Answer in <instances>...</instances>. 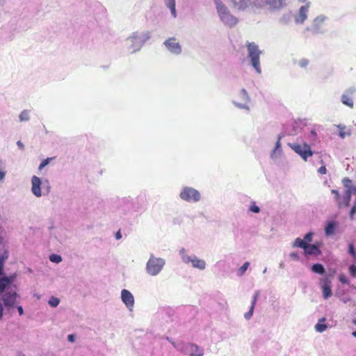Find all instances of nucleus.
<instances>
[{"mask_svg": "<svg viewBox=\"0 0 356 356\" xmlns=\"http://www.w3.org/2000/svg\"><path fill=\"white\" fill-rule=\"evenodd\" d=\"M247 49L248 51V57L250 59L252 67L258 73H261V70L260 67L259 57L261 51L259 50V47L254 42L247 43Z\"/></svg>", "mask_w": 356, "mask_h": 356, "instance_id": "obj_1", "label": "nucleus"}, {"mask_svg": "<svg viewBox=\"0 0 356 356\" xmlns=\"http://www.w3.org/2000/svg\"><path fill=\"white\" fill-rule=\"evenodd\" d=\"M342 182L346 190L343 202H339L338 205L339 207L342 206L348 207L350 205L351 195L356 194V186L353 185L352 180L348 177L344 178Z\"/></svg>", "mask_w": 356, "mask_h": 356, "instance_id": "obj_2", "label": "nucleus"}, {"mask_svg": "<svg viewBox=\"0 0 356 356\" xmlns=\"http://www.w3.org/2000/svg\"><path fill=\"white\" fill-rule=\"evenodd\" d=\"M293 248H301L304 249V252L305 254L307 255H319L321 254V250L318 247L314 244H309L306 243L304 240H302L300 238H297L293 245Z\"/></svg>", "mask_w": 356, "mask_h": 356, "instance_id": "obj_3", "label": "nucleus"}, {"mask_svg": "<svg viewBox=\"0 0 356 356\" xmlns=\"http://www.w3.org/2000/svg\"><path fill=\"white\" fill-rule=\"evenodd\" d=\"M289 146L305 161L309 157L313 155V152L311 149L310 145L307 143H303L302 145L298 143H293L289 144Z\"/></svg>", "mask_w": 356, "mask_h": 356, "instance_id": "obj_4", "label": "nucleus"}, {"mask_svg": "<svg viewBox=\"0 0 356 356\" xmlns=\"http://www.w3.org/2000/svg\"><path fill=\"white\" fill-rule=\"evenodd\" d=\"M217 11L220 19L223 22V23L225 25L232 27L237 24V18L230 14L227 8L225 6H220Z\"/></svg>", "mask_w": 356, "mask_h": 356, "instance_id": "obj_5", "label": "nucleus"}, {"mask_svg": "<svg viewBox=\"0 0 356 356\" xmlns=\"http://www.w3.org/2000/svg\"><path fill=\"white\" fill-rule=\"evenodd\" d=\"M252 3L257 8L268 6L271 10H278L284 5V0H253Z\"/></svg>", "mask_w": 356, "mask_h": 356, "instance_id": "obj_6", "label": "nucleus"}, {"mask_svg": "<svg viewBox=\"0 0 356 356\" xmlns=\"http://www.w3.org/2000/svg\"><path fill=\"white\" fill-rule=\"evenodd\" d=\"M180 197L187 202H197L200 199V193L195 188L186 187L179 195Z\"/></svg>", "mask_w": 356, "mask_h": 356, "instance_id": "obj_7", "label": "nucleus"}, {"mask_svg": "<svg viewBox=\"0 0 356 356\" xmlns=\"http://www.w3.org/2000/svg\"><path fill=\"white\" fill-rule=\"evenodd\" d=\"M355 94L356 89L355 88L351 87L347 89L341 96L342 103L350 108H353Z\"/></svg>", "mask_w": 356, "mask_h": 356, "instance_id": "obj_8", "label": "nucleus"}, {"mask_svg": "<svg viewBox=\"0 0 356 356\" xmlns=\"http://www.w3.org/2000/svg\"><path fill=\"white\" fill-rule=\"evenodd\" d=\"M183 351L190 356H203L204 350L195 343H188L184 346Z\"/></svg>", "mask_w": 356, "mask_h": 356, "instance_id": "obj_9", "label": "nucleus"}, {"mask_svg": "<svg viewBox=\"0 0 356 356\" xmlns=\"http://www.w3.org/2000/svg\"><path fill=\"white\" fill-rule=\"evenodd\" d=\"M184 261L186 264L191 263L194 268L203 270L206 267V263L204 260L198 259L195 256H185L183 258Z\"/></svg>", "mask_w": 356, "mask_h": 356, "instance_id": "obj_10", "label": "nucleus"}, {"mask_svg": "<svg viewBox=\"0 0 356 356\" xmlns=\"http://www.w3.org/2000/svg\"><path fill=\"white\" fill-rule=\"evenodd\" d=\"M165 44L168 49L173 54H179L181 51V48L177 40L174 38H170L165 42Z\"/></svg>", "mask_w": 356, "mask_h": 356, "instance_id": "obj_11", "label": "nucleus"}, {"mask_svg": "<svg viewBox=\"0 0 356 356\" xmlns=\"http://www.w3.org/2000/svg\"><path fill=\"white\" fill-rule=\"evenodd\" d=\"M16 292L13 293H6L3 297V301L6 308L10 309L14 307L16 299L17 298Z\"/></svg>", "mask_w": 356, "mask_h": 356, "instance_id": "obj_12", "label": "nucleus"}, {"mask_svg": "<svg viewBox=\"0 0 356 356\" xmlns=\"http://www.w3.org/2000/svg\"><path fill=\"white\" fill-rule=\"evenodd\" d=\"M121 295L123 302L131 309L134 304V298L133 295L127 289H123L121 292Z\"/></svg>", "mask_w": 356, "mask_h": 356, "instance_id": "obj_13", "label": "nucleus"}, {"mask_svg": "<svg viewBox=\"0 0 356 356\" xmlns=\"http://www.w3.org/2000/svg\"><path fill=\"white\" fill-rule=\"evenodd\" d=\"M321 282L323 296L325 299H327L332 295L331 290V281L328 278H325L321 280Z\"/></svg>", "mask_w": 356, "mask_h": 356, "instance_id": "obj_14", "label": "nucleus"}, {"mask_svg": "<svg viewBox=\"0 0 356 356\" xmlns=\"http://www.w3.org/2000/svg\"><path fill=\"white\" fill-rule=\"evenodd\" d=\"M32 187L31 191L36 197H40L42 195L41 193V180L39 177L36 176H33L31 180Z\"/></svg>", "mask_w": 356, "mask_h": 356, "instance_id": "obj_15", "label": "nucleus"}, {"mask_svg": "<svg viewBox=\"0 0 356 356\" xmlns=\"http://www.w3.org/2000/svg\"><path fill=\"white\" fill-rule=\"evenodd\" d=\"M238 96L241 100L235 102V104L240 108H245L248 110L249 108L248 106H245V104L249 101V96L246 90L245 89H242L240 91Z\"/></svg>", "mask_w": 356, "mask_h": 356, "instance_id": "obj_16", "label": "nucleus"}, {"mask_svg": "<svg viewBox=\"0 0 356 356\" xmlns=\"http://www.w3.org/2000/svg\"><path fill=\"white\" fill-rule=\"evenodd\" d=\"M147 270L152 275H156V261L154 257L152 256L147 264Z\"/></svg>", "mask_w": 356, "mask_h": 356, "instance_id": "obj_17", "label": "nucleus"}, {"mask_svg": "<svg viewBox=\"0 0 356 356\" xmlns=\"http://www.w3.org/2000/svg\"><path fill=\"white\" fill-rule=\"evenodd\" d=\"M259 291H256L254 293V295L253 298H252V301L250 309L248 312L245 314V318L250 319L252 317V316L253 314V312H254V309L256 302L257 301V298L259 297Z\"/></svg>", "mask_w": 356, "mask_h": 356, "instance_id": "obj_18", "label": "nucleus"}, {"mask_svg": "<svg viewBox=\"0 0 356 356\" xmlns=\"http://www.w3.org/2000/svg\"><path fill=\"white\" fill-rule=\"evenodd\" d=\"M308 10V8L307 6H301L299 10V13L298 17L296 19V22L298 23H303V22L307 19V13Z\"/></svg>", "mask_w": 356, "mask_h": 356, "instance_id": "obj_19", "label": "nucleus"}, {"mask_svg": "<svg viewBox=\"0 0 356 356\" xmlns=\"http://www.w3.org/2000/svg\"><path fill=\"white\" fill-rule=\"evenodd\" d=\"M13 282V277H0V293H3L6 288Z\"/></svg>", "mask_w": 356, "mask_h": 356, "instance_id": "obj_20", "label": "nucleus"}, {"mask_svg": "<svg viewBox=\"0 0 356 356\" xmlns=\"http://www.w3.org/2000/svg\"><path fill=\"white\" fill-rule=\"evenodd\" d=\"M325 321V318H322L319 320L318 323L315 325V329L317 332H323L327 329V325L323 323Z\"/></svg>", "mask_w": 356, "mask_h": 356, "instance_id": "obj_21", "label": "nucleus"}, {"mask_svg": "<svg viewBox=\"0 0 356 356\" xmlns=\"http://www.w3.org/2000/svg\"><path fill=\"white\" fill-rule=\"evenodd\" d=\"M166 6L170 8L172 15L176 17L175 0H165Z\"/></svg>", "mask_w": 356, "mask_h": 356, "instance_id": "obj_22", "label": "nucleus"}, {"mask_svg": "<svg viewBox=\"0 0 356 356\" xmlns=\"http://www.w3.org/2000/svg\"><path fill=\"white\" fill-rule=\"evenodd\" d=\"M336 227V224L334 222H330L327 223L325 228V232L326 235L330 236L332 235L334 232V229Z\"/></svg>", "mask_w": 356, "mask_h": 356, "instance_id": "obj_23", "label": "nucleus"}, {"mask_svg": "<svg viewBox=\"0 0 356 356\" xmlns=\"http://www.w3.org/2000/svg\"><path fill=\"white\" fill-rule=\"evenodd\" d=\"M312 270L313 272L320 275H323L325 272L324 267L321 264H314L312 267Z\"/></svg>", "mask_w": 356, "mask_h": 356, "instance_id": "obj_24", "label": "nucleus"}, {"mask_svg": "<svg viewBox=\"0 0 356 356\" xmlns=\"http://www.w3.org/2000/svg\"><path fill=\"white\" fill-rule=\"evenodd\" d=\"M339 136L342 138H344L346 136H348L350 135V132L349 131H346L345 127L339 126Z\"/></svg>", "mask_w": 356, "mask_h": 356, "instance_id": "obj_25", "label": "nucleus"}, {"mask_svg": "<svg viewBox=\"0 0 356 356\" xmlns=\"http://www.w3.org/2000/svg\"><path fill=\"white\" fill-rule=\"evenodd\" d=\"M60 302V300L58 298H56L54 296H52L49 300V304L53 307H56L58 305Z\"/></svg>", "mask_w": 356, "mask_h": 356, "instance_id": "obj_26", "label": "nucleus"}, {"mask_svg": "<svg viewBox=\"0 0 356 356\" xmlns=\"http://www.w3.org/2000/svg\"><path fill=\"white\" fill-rule=\"evenodd\" d=\"M8 258V254L6 252H5V254L0 256V275H2L3 274V266L5 260Z\"/></svg>", "mask_w": 356, "mask_h": 356, "instance_id": "obj_27", "label": "nucleus"}, {"mask_svg": "<svg viewBox=\"0 0 356 356\" xmlns=\"http://www.w3.org/2000/svg\"><path fill=\"white\" fill-rule=\"evenodd\" d=\"M20 121H27L29 120V114L27 110H24L19 115Z\"/></svg>", "mask_w": 356, "mask_h": 356, "instance_id": "obj_28", "label": "nucleus"}, {"mask_svg": "<svg viewBox=\"0 0 356 356\" xmlns=\"http://www.w3.org/2000/svg\"><path fill=\"white\" fill-rule=\"evenodd\" d=\"M49 259H50L51 261L54 262V263H57V264L62 261L61 257L60 255L56 254H51L49 257Z\"/></svg>", "mask_w": 356, "mask_h": 356, "instance_id": "obj_29", "label": "nucleus"}, {"mask_svg": "<svg viewBox=\"0 0 356 356\" xmlns=\"http://www.w3.org/2000/svg\"><path fill=\"white\" fill-rule=\"evenodd\" d=\"M52 159V158H47L43 160L39 165V170H41L43 169L47 165L49 164V161Z\"/></svg>", "mask_w": 356, "mask_h": 356, "instance_id": "obj_30", "label": "nucleus"}, {"mask_svg": "<svg viewBox=\"0 0 356 356\" xmlns=\"http://www.w3.org/2000/svg\"><path fill=\"white\" fill-rule=\"evenodd\" d=\"M165 265V261L162 259L157 258V273L161 270V269Z\"/></svg>", "mask_w": 356, "mask_h": 356, "instance_id": "obj_31", "label": "nucleus"}, {"mask_svg": "<svg viewBox=\"0 0 356 356\" xmlns=\"http://www.w3.org/2000/svg\"><path fill=\"white\" fill-rule=\"evenodd\" d=\"M348 252L355 259H356V251L353 243L349 244Z\"/></svg>", "mask_w": 356, "mask_h": 356, "instance_id": "obj_32", "label": "nucleus"}, {"mask_svg": "<svg viewBox=\"0 0 356 356\" xmlns=\"http://www.w3.org/2000/svg\"><path fill=\"white\" fill-rule=\"evenodd\" d=\"M249 265H250V263L248 261H246L243 264L242 266H241V268H239V271L241 275H243L246 271Z\"/></svg>", "mask_w": 356, "mask_h": 356, "instance_id": "obj_33", "label": "nucleus"}, {"mask_svg": "<svg viewBox=\"0 0 356 356\" xmlns=\"http://www.w3.org/2000/svg\"><path fill=\"white\" fill-rule=\"evenodd\" d=\"M312 236H313V233L309 232L305 236V237L302 240H304V241H305L306 243H309V242H311L312 241Z\"/></svg>", "mask_w": 356, "mask_h": 356, "instance_id": "obj_34", "label": "nucleus"}, {"mask_svg": "<svg viewBox=\"0 0 356 356\" xmlns=\"http://www.w3.org/2000/svg\"><path fill=\"white\" fill-rule=\"evenodd\" d=\"M349 273H350V275L353 277H356V266L355 265H351L349 268Z\"/></svg>", "mask_w": 356, "mask_h": 356, "instance_id": "obj_35", "label": "nucleus"}, {"mask_svg": "<svg viewBox=\"0 0 356 356\" xmlns=\"http://www.w3.org/2000/svg\"><path fill=\"white\" fill-rule=\"evenodd\" d=\"M308 64H309V60L307 59H305V58L301 59L299 61V65L301 67H306Z\"/></svg>", "mask_w": 356, "mask_h": 356, "instance_id": "obj_36", "label": "nucleus"}, {"mask_svg": "<svg viewBox=\"0 0 356 356\" xmlns=\"http://www.w3.org/2000/svg\"><path fill=\"white\" fill-rule=\"evenodd\" d=\"M250 210L254 213H259L260 211V209L255 204H253L250 206Z\"/></svg>", "mask_w": 356, "mask_h": 356, "instance_id": "obj_37", "label": "nucleus"}, {"mask_svg": "<svg viewBox=\"0 0 356 356\" xmlns=\"http://www.w3.org/2000/svg\"><path fill=\"white\" fill-rule=\"evenodd\" d=\"M355 213H356V202H355L353 207L350 209V219H353L354 215Z\"/></svg>", "mask_w": 356, "mask_h": 356, "instance_id": "obj_38", "label": "nucleus"}, {"mask_svg": "<svg viewBox=\"0 0 356 356\" xmlns=\"http://www.w3.org/2000/svg\"><path fill=\"white\" fill-rule=\"evenodd\" d=\"M339 281L342 283V284H347L348 282V280H347V277H346L345 275L343 274H341L339 277Z\"/></svg>", "mask_w": 356, "mask_h": 356, "instance_id": "obj_39", "label": "nucleus"}, {"mask_svg": "<svg viewBox=\"0 0 356 356\" xmlns=\"http://www.w3.org/2000/svg\"><path fill=\"white\" fill-rule=\"evenodd\" d=\"M318 172L321 175H325L327 173V169L325 165H323L321 167H320L318 170Z\"/></svg>", "mask_w": 356, "mask_h": 356, "instance_id": "obj_40", "label": "nucleus"}, {"mask_svg": "<svg viewBox=\"0 0 356 356\" xmlns=\"http://www.w3.org/2000/svg\"><path fill=\"white\" fill-rule=\"evenodd\" d=\"M331 193L334 195L336 200L339 202V193L337 190L332 189Z\"/></svg>", "mask_w": 356, "mask_h": 356, "instance_id": "obj_41", "label": "nucleus"}, {"mask_svg": "<svg viewBox=\"0 0 356 356\" xmlns=\"http://www.w3.org/2000/svg\"><path fill=\"white\" fill-rule=\"evenodd\" d=\"M290 257L292 258L294 260H298V259H299L298 253L295 252H291L290 254Z\"/></svg>", "mask_w": 356, "mask_h": 356, "instance_id": "obj_42", "label": "nucleus"}, {"mask_svg": "<svg viewBox=\"0 0 356 356\" xmlns=\"http://www.w3.org/2000/svg\"><path fill=\"white\" fill-rule=\"evenodd\" d=\"M216 4V8H217V10H218V8L221 6H225L221 1L220 0H214Z\"/></svg>", "mask_w": 356, "mask_h": 356, "instance_id": "obj_43", "label": "nucleus"}, {"mask_svg": "<svg viewBox=\"0 0 356 356\" xmlns=\"http://www.w3.org/2000/svg\"><path fill=\"white\" fill-rule=\"evenodd\" d=\"M74 339H75V337H74V335H73V334H70L67 337V339L70 342H74Z\"/></svg>", "mask_w": 356, "mask_h": 356, "instance_id": "obj_44", "label": "nucleus"}, {"mask_svg": "<svg viewBox=\"0 0 356 356\" xmlns=\"http://www.w3.org/2000/svg\"><path fill=\"white\" fill-rule=\"evenodd\" d=\"M17 310H18L19 314L20 316H22L24 314V310H23V308H22V306H18L17 307Z\"/></svg>", "mask_w": 356, "mask_h": 356, "instance_id": "obj_45", "label": "nucleus"}, {"mask_svg": "<svg viewBox=\"0 0 356 356\" xmlns=\"http://www.w3.org/2000/svg\"><path fill=\"white\" fill-rule=\"evenodd\" d=\"M17 145H18V147L20 149H24V146L23 143L20 140L17 141Z\"/></svg>", "mask_w": 356, "mask_h": 356, "instance_id": "obj_46", "label": "nucleus"}, {"mask_svg": "<svg viewBox=\"0 0 356 356\" xmlns=\"http://www.w3.org/2000/svg\"><path fill=\"white\" fill-rule=\"evenodd\" d=\"M115 238L117 240H119L122 238V235H121V233H120V231H118L116 234H115Z\"/></svg>", "mask_w": 356, "mask_h": 356, "instance_id": "obj_47", "label": "nucleus"}, {"mask_svg": "<svg viewBox=\"0 0 356 356\" xmlns=\"http://www.w3.org/2000/svg\"><path fill=\"white\" fill-rule=\"evenodd\" d=\"M3 316V306L1 303L0 302V320L1 319Z\"/></svg>", "mask_w": 356, "mask_h": 356, "instance_id": "obj_48", "label": "nucleus"}, {"mask_svg": "<svg viewBox=\"0 0 356 356\" xmlns=\"http://www.w3.org/2000/svg\"><path fill=\"white\" fill-rule=\"evenodd\" d=\"M5 177V172L3 171H0V180H2Z\"/></svg>", "mask_w": 356, "mask_h": 356, "instance_id": "obj_49", "label": "nucleus"}, {"mask_svg": "<svg viewBox=\"0 0 356 356\" xmlns=\"http://www.w3.org/2000/svg\"><path fill=\"white\" fill-rule=\"evenodd\" d=\"M252 1H253V0H248V1H250V4H252V5L254 6V4L252 3ZM246 1H247V0H245L244 1H243V2L240 3L239 4H241V6H243V4H242V3H246Z\"/></svg>", "mask_w": 356, "mask_h": 356, "instance_id": "obj_50", "label": "nucleus"}, {"mask_svg": "<svg viewBox=\"0 0 356 356\" xmlns=\"http://www.w3.org/2000/svg\"><path fill=\"white\" fill-rule=\"evenodd\" d=\"M232 1L234 2V3L236 5H238V3H240L243 2V1H244L245 0H232Z\"/></svg>", "mask_w": 356, "mask_h": 356, "instance_id": "obj_51", "label": "nucleus"}, {"mask_svg": "<svg viewBox=\"0 0 356 356\" xmlns=\"http://www.w3.org/2000/svg\"><path fill=\"white\" fill-rule=\"evenodd\" d=\"M280 141L278 140L277 143H276V147L275 149H277V148H280Z\"/></svg>", "mask_w": 356, "mask_h": 356, "instance_id": "obj_52", "label": "nucleus"}, {"mask_svg": "<svg viewBox=\"0 0 356 356\" xmlns=\"http://www.w3.org/2000/svg\"><path fill=\"white\" fill-rule=\"evenodd\" d=\"M353 323L356 325V320L353 321ZM353 335L356 337V331L353 332Z\"/></svg>", "mask_w": 356, "mask_h": 356, "instance_id": "obj_53", "label": "nucleus"}]
</instances>
